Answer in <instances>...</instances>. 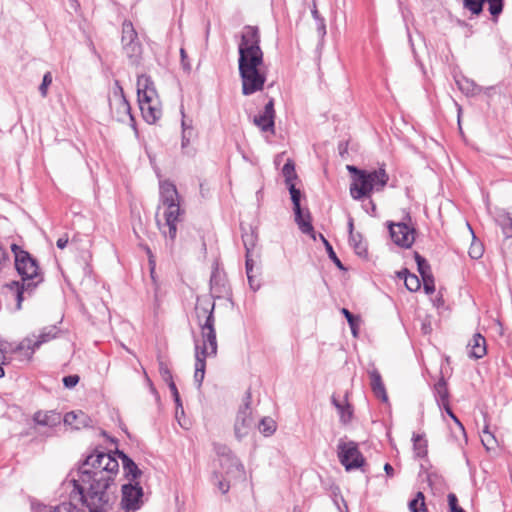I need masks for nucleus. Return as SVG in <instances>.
Here are the masks:
<instances>
[{
    "label": "nucleus",
    "instance_id": "18",
    "mask_svg": "<svg viewBox=\"0 0 512 512\" xmlns=\"http://www.w3.org/2000/svg\"><path fill=\"white\" fill-rule=\"evenodd\" d=\"M65 425L73 429L79 430L81 428L89 427L92 424L91 418L83 411H71L63 417Z\"/></svg>",
    "mask_w": 512,
    "mask_h": 512
},
{
    "label": "nucleus",
    "instance_id": "1",
    "mask_svg": "<svg viewBox=\"0 0 512 512\" xmlns=\"http://www.w3.org/2000/svg\"><path fill=\"white\" fill-rule=\"evenodd\" d=\"M118 461L105 452H94L86 457L66 482L72 484V500H78L88 512H113L118 501L115 482Z\"/></svg>",
    "mask_w": 512,
    "mask_h": 512
},
{
    "label": "nucleus",
    "instance_id": "34",
    "mask_svg": "<svg viewBox=\"0 0 512 512\" xmlns=\"http://www.w3.org/2000/svg\"><path fill=\"white\" fill-rule=\"evenodd\" d=\"M282 174L285 178L286 185L294 184V180L297 178L295 171V164L293 160L288 159L282 168Z\"/></svg>",
    "mask_w": 512,
    "mask_h": 512
},
{
    "label": "nucleus",
    "instance_id": "24",
    "mask_svg": "<svg viewBox=\"0 0 512 512\" xmlns=\"http://www.w3.org/2000/svg\"><path fill=\"white\" fill-rule=\"evenodd\" d=\"M331 402L338 411L340 422L343 424L349 423L353 416V409L347 399L345 398L343 401H340L335 396H332Z\"/></svg>",
    "mask_w": 512,
    "mask_h": 512
},
{
    "label": "nucleus",
    "instance_id": "27",
    "mask_svg": "<svg viewBox=\"0 0 512 512\" xmlns=\"http://www.w3.org/2000/svg\"><path fill=\"white\" fill-rule=\"evenodd\" d=\"M349 243L357 255L362 257L367 255V245L363 241L360 233L351 232V235L349 236Z\"/></svg>",
    "mask_w": 512,
    "mask_h": 512
},
{
    "label": "nucleus",
    "instance_id": "12",
    "mask_svg": "<svg viewBox=\"0 0 512 512\" xmlns=\"http://www.w3.org/2000/svg\"><path fill=\"white\" fill-rule=\"evenodd\" d=\"M120 506L125 512H135L143 505V488L139 483L122 485Z\"/></svg>",
    "mask_w": 512,
    "mask_h": 512
},
{
    "label": "nucleus",
    "instance_id": "51",
    "mask_svg": "<svg viewBox=\"0 0 512 512\" xmlns=\"http://www.w3.org/2000/svg\"><path fill=\"white\" fill-rule=\"evenodd\" d=\"M160 374L162 376V379L167 383V385H169L171 381H174L171 371L162 363L160 364Z\"/></svg>",
    "mask_w": 512,
    "mask_h": 512
},
{
    "label": "nucleus",
    "instance_id": "30",
    "mask_svg": "<svg viewBox=\"0 0 512 512\" xmlns=\"http://www.w3.org/2000/svg\"><path fill=\"white\" fill-rule=\"evenodd\" d=\"M510 218L511 215L504 210L497 211L494 216L496 224L501 228L506 238H512V235H508V221Z\"/></svg>",
    "mask_w": 512,
    "mask_h": 512
},
{
    "label": "nucleus",
    "instance_id": "28",
    "mask_svg": "<svg viewBox=\"0 0 512 512\" xmlns=\"http://www.w3.org/2000/svg\"><path fill=\"white\" fill-rule=\"evenodd\" d=\"M123 49L132 64H137L141 55V45L138 41L125 42Z\"/></svg>",
    "mask_w": 512,
    "mask_h": 512
},
{
    "label": "nucleus",
    "instance_id": "32",
    "mask_svg": "<svg viewBox=\"0 0 512 512\" xmlns=\"http://www.w3.org/2000/svg\"><path fill=\"white\" fill-rule=\"evenodd\" d=\"M481 442L487 450L493 449L498 445V441L493 432L490 431L486 424L481 433Z\"/></svg>",
    "mask_w": 512,
    "mask_h": 512
},
{
    "label": "nucleus",
    "instance_id": "21",
    "mask_svg": "<svg viewBox=\"0 0 512 512\" xmlns=\"http://www.w3.org/2000/svg\"><path fill=\"white\" fill-rule=\"evenodd\" d=\"M454 79L458 89L467 97H474L482 91V87L464 75H456Z\"/></svg>",
    "mask_w": 512,
    "mask_h": 512
},
{
    "label": "nucleus",
    "instance_id": "39",
    "mask_svg": "<svg viewBox=\"0 0 512 512\" xmlns=\"http://www.w3.org/2000/svg\"><path fill=\"white\" fill-rule=\"evenodd\" d=\"M259 430L265 436H270L276 430V423L271 418H263L259 424Z\"/></svg>",
    "mask_w": 512,
    "mask_h": 512
},
{
    "label": "nucleus",
    "instance_id": "2",
    "mask_svg": "<svg viewBox=\"0 0 512 512\" xmlns=\"http://www.w3.org/2000/svg\"><path fill=\"white\" fill-rule=\"evenodd\" d=\"M238 54L242 94L249 96L262 91L266 82V74L261 70L264 59L258 27L250 25L243 27L238 43Z\"/></svg>",
    "mask_w": 512,
    "mask_h": 512
},
{
    "label": "nucleus",
    "instance_id": "17",
    "mask_svg": "<svg viewBox=\"0 0 512 512\" xmlns=\"http://www.w3.org/2000/svg\"><path fill=\"white\" fill-rule=\"evenodd\" d=\"M389 232L392 241L400 247L409 248L414 243V229L404 222L390 224Z\"/></svg>",
    "mask_w": 512,
    "mask_h": 512
},
{
    "label": "nucleus",
    "instance_id": "11",
    "mask_svg": "<svg viewBox=\"0 0 512 512\" xmlns=\"http://www.w3.org/2000/svg\"><path fill=\"white\" fill-rule=\"evenodd\" d=\"M217 454L220 458L222 471L227 478L235 480H243L245 478L243 464L227 446H219L217 448Z\"/></svg>",
    "mask_w": 512,
    "mask_h": 512
},
{
    "label": "nucleus",
    "instance_id": "36",
    "mask_svg": "<svg viewBox=\"0 0 512 512\" xmlns=\"http://www.w3.org/2000/svg\"><path fill=\"white\" fill-rule=\"evenodd\" d=\"M409 510L411 512H428L425 505V496L422 492H417L414 499L409 502Z\"/></svg>",
    "mask_w": 512,
    "mask_h": 512
},
{
    "label": "nucleus",
    "instance_id": "63",
    "mask_svg": "<svg viewBox=\"0 0 512 512\" xmlns=\"http://www.w3.org/2000/svg\"><path fill=\"white\" fill-rule=\"evenodd\" d=\"M185 134L186 136H189V138H191L193 135V127L185 128L184 130H182V135Z\"/></svg>",
    "mask_w": 512,
    "mask_h": 512
},
{
    "label": "nucleus",
    "instance_id": "20",
    "mask_svg": "<svg viewBox=\"0 0 512 512\" xmlns=\"http://www.w3.org/2000/svg\"><path fill=\"white\" fill-rule=\"evenodd\" d=\"M210 289L213 297L221 298L228 292L225 276L216 267L210 278Z\"/></svg>",
    "mask_w": 512,
    "mask_h": 512
},
{
    "label": "nucleus",
    "instance_id": "22",
    "mask_svg": "<svg viewBox=\"0 0 512 512\" xmlns=\"http://www.w3.org/2000/svg\"><path fill=\"white\" fill-rule=\"evenodd\" d=\"M295 215V222L302 233L310 235L314 240L316 239L314 228L311 224V215L309 211H303L300 207L299 210H293Z\"/></svg>",
    "mask_w": 512,
    "mask_h": 512
},
{
    "label": "nucleus",
    "instance_id": "23",
    "mask_svg": "<svg viewBox=\"0 0 512 512\" xmlns=\"http://www.w3.org/2000/svg\"><path fill=\"white\" fill-rule=\"evenodd\" d=\"M469 347V356L475 359L482 358L487 350H486V340L485 338L479 334L476 333L472 339L468 343Z\"/></svg>",
    "mask_w": 512,
    "mask_h": 512
},
{
    "label": "nucleus",
    "instance_id": "64",
    "mask_svg": "<svg viewBox=\"0 0 512 512\" xmlns=\"http://www.w3.org/2000/svg\"><path fill=\"white\" fill-rule=\"evenodd\" d=\"M190 139L189 136H186L185 135H182V147H186L189 143H190Z\"/></svg>",
    "mask_w": 512,
    "mask_h": 512
},
{
    "label": "nucleus",
    "instance_id": "8",
    "mask_svg": "<svg viewBox=\"0 0 512 512\" xmlns=\"http://www.w3.org/2000/svg\"><path fill=\"white\" fill-rule=\"evenodd\" d=\"M58 329L56 326L44 327L38 334H31L24 338L11 351L16 354L20 360L30 361L34 352L44 343L56 338Z\"/></svg>",
    "mask_w": 512,
    "mask_h": 512
},
{
    "label": "nucleus",
    "instance_id": "42",
    "mask_svg": "<svg viewBox=\"0 0 512 512\" xmlns=\"http://www.w3.org/2000/svg\"><path fill=\"white\" fill-rule=\"evenodd\" d=\"M287 188L289 190L291 201L293 203V210L298 211L299 208L301 207V191L295 187V184H290L287 186Z\"/></svg>",
    "mask_w": 512,
    "mask_h": 512
},
{
    "label": "nucleus",
    "instance_id": "49",
    "mask_svg": "<svg viewBox=\"0 0 512 512\" xmlns=\"http://www.w3.org/2000/svg\"><path fill=\"white\" fill-rule=\"evenodd\" d=\"M312 13H313L314 18L317 21L318 34L321 38H323L326 34V25H325L324 19L319 17L318 12L316 10L313 11Z\"/></svg>",
    "mask_w": 512,
    "mask_h": 512
},
{
    "label": "nucleus",
    "instance_id": "46",
    "mask_svg": "<svg viewBox=\"0 0 512 512\" xmlns=\"http://www.w3.org/2000/svg\"><path fill=\"white\" fill-rule=\"evenodd\" d=\"M50 512H81L76 506H74L71 502H63L58 506H55Z\"/></svg>",
    "mask_w": 512,
    "mask_h": 512
},
{
    "label": "nucleus",
    "instance_id": "53",
    "mask_svg": "<svg viewBox=\"0 0 512 512\" xmlns=\"http://www.w3.org/2000/svg\"><path fill=\"white\" fill-rule=\"evenodd\" d=\"M447 414L453 419V421L458 425L460 431L465 434V429L459 419L455 416V414L452 412L451 408L449 407V404L443 405Z\"/></svg>",
    "mask_w": 512,
    "mask_h": 512
},
{
    "label": "nucleus",
    "instance_id": "37",
    "mask_svg": "<svg viewBox=\"0 0 512 512\" xmlns=\"http://www.w3.org/2000/svg\"><path fill=\"white\" fill-rule=\"evenodd\" d=\"M137 41V32L130 21H124L122 25V44Z\"/></svg>",
    "mask_w": 512,
    "mask_h": 512
},
{
    "label": "nucleus",
    "instance_id": "26",
    "mask_svg": "<svg viewBox=\"0 0 512 512\" xmlns=\"http://www.w3.org/2000/svg\"><path fill=\"white\" fill-rule=\"evenodd\" d=\"M399 278L404 280L406 288L411 292H416L421 287V281L417 275L411 274L407 269L398 273Z\"/></svg>",
    "mask_w": 512,
    "mask_h": 512
},
{
    "label": "nucleus",
    "instance_id": "44",
    "mask_svg": "<svg viewBox=\"0 0 512 512\" xmlns=\"http://www.w3.org/2000/svg\"><path fill=\"white\" fill-rule=\"evenodd\" d=\"M244 247L246 250V255H245L246 256V261H245L246 275L251 276V274H255L254 273L255 263H254V260L250 257V247H249L247 240H244Z\"/></svg>",
    "mask_w": 512,
    "mask_h": 512
},
{
    "label": "nucleus",
    "instance_id": "43",
    "mask_svg": "<svg viewBox=\"0 0 512 512\" xmlns=\"http://www.w3.org/2000/svg\"><path fill=\"white\" fill-rule=\"evenodd\" d=\"M53 77L50 71L46 72L43 76L42 82L39 86L40 95L45 98L48 95V88L52 84Z\"/></svg>",
    "mask_w": 512,
    "mask_h": 512
},
{
    "label": "nucleus",
    "instance_id": "38",
    "mask_svg": "<svg viewBox=\"0 0 512 512\" xmlns=\"http://www.w3.org/2000/svg\"><path fill=\"white\" fill-rule=\"evenodd\" d=\"M469 228H471V227L469 226ZM470 230H472V229H470ZM471 233L473 236V240L469 247L468 253L472 259H479L483 256L484 246L480 241L476 240V237H475L473 231H471Z\"/></svg>",
    "mask_w": 512,
    "mask_h": 512
},
{
    "label": "nucleus",
    "instance_id": "10",
    "mask_svg": "<svg viewBox=\"0 0 512 512\" xmlns=\"http://www.w3.org/2000/svg\"><path fill=\"white\" fill-rule=\"evenodd\" d=\"M337 454L340 463L347 471L361 468L365 463V459L358 449L357 443L353 441L340 440L337 446Z\"/></svg>",
    "mask_w": 512,
    "mask_h": 512
},
{
    "label": "nucleus",
    "instance_id": "59",
    "mask_svg": "<svg viewBox=\"0 0 512 512\" xmlns=\"http://www.w3.org/2000/svg\"><path fill=\"white\" fill-rule=\"evenodd\" d=\"M168 387H169V389H170V391H171V394H172V396H173V399H174V398H177V399H178V397H179L180 395H179V392H178V389H177V387H176L175 382H174V381H171V383H169Z\"/></svg>",
    "mask_w": 512,
    "mask_h": 512
},
{
    "label": "nucleus",
    "instance_id": "13",
    "mask_svg": "<svg viewBox=\"0 0 512 512\" xmlns=\"http://www.w3.org/2000/svg\"><path fill=\"white\" fill-rule=\"evenodd\" d=\"M34 421L38 426L37 432L49 437L52 435L53 429L61 424L62 416L55 411H39L35 413Z\"/></svg>",
    "mask_w": 512,
    "mask_h": 512
},
{
    "label": "nucleus",
    "instance_id": "7",
    "mask_svg": "<svg viewBox=\"0 0 512 512\" xmlns=\"http://www.w3.org/2000/svg\"><path fill=\"white\" fill-rule=\"evenodd\" d=\"M214 303L209 299H198L195 314L201 327L202 345H209L210 353L217 351V339L214 328Z\"/></svg>",
    "mask_w": 512,
    "mask_h": 512
},
{
    "label": "nucleus",
    "instance_id": "54",
    "mask_svg": "<svg viewBox=\"0 0 512 512\" xmlns=\"http://www.w3.org/2000/svg\"><path fill=\"white\" fill-rule=\"evenodd\" d=\"M247 279L249 286L253 291H257L260 288V282L257 279L256 274H251V276H247Z\"/></svg>",
    "mask_w": 512,
    "mask_h": 512
},
{
    "label": "nucleus",
    "instance_id": "60",
    "mask_svg": "<svg viewBox=\"0 0 512 512\" xmlns=\"http://www.w3.org/2000/svg\"><path fill=\"white\" fill-rule=\"evenodd\" d=\"M174 402L176 404V417H178V409L181 410V414H184V409H183V406H182V402H181V399H180V396L177 398H174Z\"/></svg>",
    "mask_w": 512,
    "mask_h": 512
},
{
    "label": "nucleus",
    "instance_id": "15",
    "mask_svg": "<svg viewBox=\"0 0 512 512\" xmlns=\"http://www.w3.org/2000/svg\"><path fill=\"white\" fill-rule=\"evenodd\" d=\"M211 348L209 345H201L196 340L195 341V372H194V382L198 388L201 387L202 382L205 376V368H206V358L214 357L217 354V351L214 353H210Z\"/></svg>",
    "mask_w": 512,
    "mask_h": 512
},
{
    "label": "nucleus",
    "instance_id": "6",
    "mask_svg": "<svg viewBox=\"0 0 512 512\" xmlns=\"http://www.w3.org/2000/svg\"><path fill=\"white\" fill-rule=\"evenodd\" d=\"M137 96L139 108L144 120L154 124L162 116L159 98L151 78L145 74L137 78Z\"/></svg>",
    "mask_w": 512,
    "mask_h": 512
},
{
    "label": "nucleus",
    "instance_id": "52",
    "mask_svg": "<svg viewBox=\"0 0 512 512\" xmlns=\"http://www.w3.org/2000/svg\"><path fill=\"white\" fill-rule=\"evenodd\" d=\"M230 480L231 479L227 478V476H225L222 480H218L217 486L222 494H226L229 491V489H230L229 481Z\"/></svg>",
    "mask_w": 512,
    "mask_h": 512
},
{
    "label": "nucleus",
    "instance_id": "5",
    "mask_svg": "<svg viewBox=\"0 0 512 512\" xmlns=\"http://www.w3.org/2000/svg\"><path fill=\"white\" fill-rule=\"evenodd\" d=\"M347 169L353 175L350 194L355 200L369 198L373 191L382 190L389 180L384 168L364 170L348 165Z\"/></svg>",
    "mask_w": 512,
    "mask_h": 512
},
{
    "label": "nucleus",
    "instance_id": "62",
    "mask_svg": "<svg viewBox=\"0 0 512 512\" xmlns=\"http://www.w3.org/2000/svg\"><path fill=\"white\" fill-rule=\"evenodd\" d=\"M147 254L149 256V264L151 266V273H153V270H154V267H155V262L153 260V255H152V253H151L149 248H147Z\"/></svg>",
    "mask_w": 512,
    "mask_h": 512
},
{
    "label": "nucleus",
    "instance_id": "9",
    "mask_svg": "<svg viewBox=\"0 0 512 512\" xmlns=\"http://www.w3.org/2000/svg\"><path fill=\"white\" fill-rule=\"evenodd\" d=\"M109 107L113 118L120 122L132 120L131 108L124 96L122 87L118 81H115L114 86L109 93Z\"/></svg>",
    "mask_w": 512,
    "mask_h": 512
},
{
    "label": "nucleus",
    "instance_id": "55",
    "mask_svg": "<svg viewBox=\"0 0 512 512\" xmlns=\"http://www.w3.org/2000/svg\"><path fill=\"white\" fill-rule=\"evenodd\" d=\"M180 55H181V63H182L183 69L185 71H190L191 65L187 60V54L183 48L180 49Z\"/></svg>",
    "mask_w": 512,
    "mask_h": 512
},
{
    "label": "nucleus",
    "instance_id": "14",
    "mask_svg": "<svg viewBox=\"0 0 512 512\" xmlns=\"http://www.w3.org/2000/svg\"><path fill=\"white\" fill-rule=\"evenodd\" d=\"M255 422L252 417L251 408L248 403H245L238 410L236 420L234 423V433L238 440L246 437L254 427Z\"/></svg>",
    "mask_w": 512,
    "mask_h": 512
},
{
    "label": "nucleus",
    "instance_id": "33",
    "mask_svg": "<svg viewBox=\"0 0 512 512\" xmlns=\"http://www.w3.org/2000/svg\"><path fill=\"white\" fill-rule=\"evenodd\" d=\"M435 395L438 403H441L442 405H446L448 403V389L446 382L441 379L435 384Z\"/></svg>",
    "mask_w": 512,
    "mask_h": 512
},
{
    "label": "nucleus",
    "instance_id": "3",
    "mask_svg": "<svg viewBox=\"0 0 512 512\" xmlns=\"http://www.w3.org/2000/svg\"><path fill=\"white\" fill-rule=\"evenodd\" d=\"M159 194L158 209H163L164 222L157 220V225L162 234L173 241L176 238L177 225L184 215V210L180 207V196L176 186L168 180L160 181Z\"/></svg>",
    "mask_w": 512,
    "mask_h": 512
},
{
    "label": "nucleus",
    "instance_id": "25",
    "mask_svg": "<svg viewBox=\"0 0 512 512\" xmlns=\"http://www.w3.org/2000/svg\"><path fill=\"white\" fill-rule=\"evenodd\" d=\"M118 456L122 461L125 476L132 481L136 480L142 474L136 463L123 452H119Z\"/></svg>",
    "mask_w": 512,
    "mask_h": 512
},
{
    "label": "nucleus",
    "instance_id": "40",
    "mask_svg": "<svg viewBox=\"0 0 512 512\" xmlns=\"http://www.w3.org/2000/svg\"><path fill=\"white\" fill-rule=\"evenodd\" d=\"M415 261L417 263L418 272L421 277L432 274L428 261L419 253H415Z\"/></svg>",
    "mask_w": 512,
    "mask_h": 512
},
{
    "label": "nucleus",
    "instance_id": "56",
    "mask_svg": "<svg viewBox=\"0 0 512 512\" xmlns=\"http://www.w3.org/2000/svg\"><path fill=\"white\" fill-rule=\"evenodd\" d=\"M9 261V255L4 247L0 244V269Z\"/></svg>",
    "mask_w": 512,
    "mask_h": 512
},
{
    "label": "nucleus",
    "instance_id": "61",
    "mask_svg": "<svg viewBox=\"0 0 512 512\" xmlns=\"http://www.w3.org/2000/svg\"><path fill=\"white\" fill-rule=\"evenodd\" d=\"M384 471L389 477H392L394 475V468L389 463H386L384 465Z\"/></svg>",
    "mask_w": 512,
    "mask_h": 512
},
{
    "label": "nucleus",
    "instance_id": "50",
    "mask_svg": "<svg viewBox=\"0 0 512 512\" xmlns=\"http://www.w3.org/2000/svg\"><path fill=\"white\" fill-rule=\"evenodd\" d=\"M79 380L78 375H68L63 378V385L66 388H73L78 384Z\"/></svg>",
    "mask_w": 512,
    "mask_h": 512
},
{
    "label": "nucleus",
    "instance_id": "47",
    "mask_svg": "<svg viewBox=\"0 0 512 512\" xmlns=\"http://www.w3.org/2000/svg\"><path fill=\"white\" fill-rule=\"evenodd\" d=\"M325 248H326V251L328 253V256L329 258L333 261V263L339 268V269H342L344 270V266L342 264V262L340 261V259L337 257L336 253L334 252L333 250V247L332 245L328 242V241H325Z\"/></svg>",
    "mask_w": 512,
    "mask_h": 512
},
{
    "label": "nucleus",
    "instance_id": "4",
    "mask_svg": "<svg viewBox=\"0 0 512 512\" xmlns=\"http://www.w3.org/2000/svg\"><path fill=\"white\" fill-rule=\"evenodd\" d=\"M11 250L15 255V268L22 277V282L12 281L7 288L13 293L17 301V309H21L23 295L25 292H31L41 281L38 274V265L36 260L30 254L22 250L17 244L11 245Z\"/></svg>",
    "mask_w": 512,
    "mask_h": 512
},
{
    "label": "nucleus",
    "instance_id": "16",
    "mask_svg": "<svg viewBox=\"0 0 512 512\" xmlns=\"http://www.w3.org/2000/svg\"><path fill=\"white\" fill-rule=\"evenodd\" d=\"M253 124L257 126L262 133L275 135V109L274 100L270 99L264 106L262 112L254 116Z\"/></svg>",
    "mask_w": 512,
    "mask_h": 512
},
{
    "label": "nucleus",
    "instance_id": "57",
    "mask_svg": "<svg viewBox=\"0 0 512 512\" xmlns=\"http://www.w3.org/2000/svg\"><path fill=\"white\" fill-rule=\"evenodd\" d=\"M242 238H243V241L247 240V242L249 244V247H250V251H251L254 248V246H255V237H254V235L253 234H250V235L246 234V235H243Z\"/></svg>",
    "mask_w": 512,
    "mask_h": 512
},
{
    "label": "nucleus",
    "instance_id": "19",
    "mask_svg": "<svg viewBox=\"0 0 512 512\" xmlns=\"http://www.w3.org/2000/svg\"><path fill=\"white\" fill-rule=\"evenodd\" d=\"M367 372L370 378V386L372 392L378 399L382 400L383 402H387L388 396L386 393V388L379 371L375 367H372Z\"/></svg>",
    "mask_w": 512,
    "mask_h": 512
},
{
    "label": "nucleus",
    "instance_id": "48",
    "mask_svg": "<svg viewBox=\"0 0 512 512\" xmlns=\"http://www.w3.org/2000/svg\"><path fill=\"white\" fill-rule=\"evenodd\" d=\"M448 505L450 508V512H464L465 510L458 506V499L455 494H448Z\"/></svg>",
    "mask_w": 512,
    "mask_h": 512
},
{
    "label": "nucleus",
    "instance_id": "35",
    "mask_svg": "<svg viewBox=\"0 0 512 512\" xmlns=\"http://www.w3.org/2000/svg\"><path fill=\"white\" fill-rule=\"evenodd\" d=\"M341 313L344 315V317L346 318L349 326H350V329H351V332H352V335L354 337H357L358 336V329H359V325H360V317L359 316H356L354 314H352L348 309L346 308H342L341 309Z\"/></svg>",
    "mask_w": 512,
    "mask_h": 512
},
{
    "label": "nucleus",
    "instance_id": "29",
    "mask_svg": "<svg viewBox=\"0 0 512 512\" xmlns=\"http://www.w3.org/2000/svg\"><path fill=\"white\" fill-rule=\"evenodd\" d=\"M412 441L415 457L424 458L427 455V440L423 435L413 434Z\"/></svg>",
    "mask_w": 512,
    "mask_h": 512
},
{
    "label": "nucleus",
    "instance_id": "45",
    "mask_svg": "<svg viewBox=\"0 0 512 512\" xmlns=\"http://www.w3.org/2000/svg\"><path fill=\"white\" fill-rule=\"evenodd\" d=\"M422 282H423V289L424 292L428 295L434 293L435 291V283H434V277L432 274L422 276Z\"/></svg>",
    "mask_w": 512,
    "mask_h": 512
},
{
    "label": "nucleus",
    "instance_id": "31",
    "mask_svg": "<svg viewBox=\"0 0 512 512\" xmlns=\"http://www.w3.org/2000/svg\"><path fill=\"white\" fill-rule=\"evenodd\" d=\"M510 218L511 215L504 210L497 211L494 216L496 224L501 228L506 238H512V235H508V221Z\"/></svg>",
    "mask_w": 512,
    "mask_h": 512
},
{
    "label": "nucleus",
    "instance_id": "58",
    "mask_svg": "<svg viewBox=\"0 0 512 512\" xmlns=\"http://www.w3.org/2000/svg\"><path fill=\"white\" fill-rule=\"evenodd\" d=\"M68 244V237L65 235L63 237H60L57 242H56V245L59 249H64Z\"/></svg>",
    "mask_w": 512,
    "mask_h": 512
},
{
    "label": "nucleus",
    "instance_id": "41",
    "mask_svg": "<svg viewBox=\"0 0 512 512\" xmlns=\"http://www.w3.org/2000/svg\"><path fill=\"white\" fill-rule=\"evenodd\" d=\"M486 0H463V5L473 14L478 15L483 10V4Z\"/></svg>",
    "mask_w": 512,
    "mask_h": 512
}]
</instances>
